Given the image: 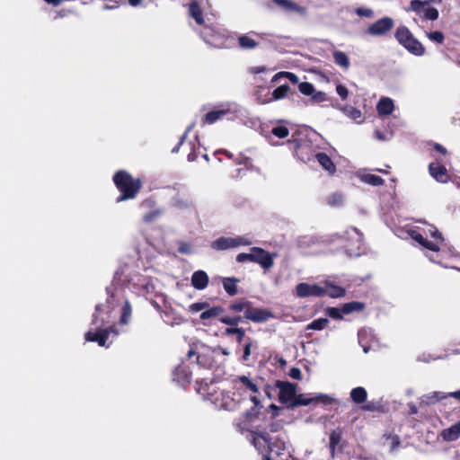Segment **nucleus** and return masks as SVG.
<instances>
[{"label":"nucleus","mask_w":460,"mask_h":460,"mask_svg":"<svg viewBox=\"0 0 460 460\" xmlns=\"http://www.w3.org/2000/svg\"><path fill=\"white\" fill-rule=\"evenodd\" d=\"M394 27V21L388 16L383 17L368 25L366 33L372 37H385Z\"/></svg>","instance_id":"obj_17"},{"label":"nucleus","mask_w":460,"mask_h":460,"mask_svg":"<svg viewBox=\"0 0 460 460\" xmlns=\"http://www.w3.org/2000/svg\"><path fill=\"white\" fill-rule=\"evenodd\" d=\"M238 44L243 49H252L261 45V41L256 38V31H249L246 34L238 37Z\"/></svg>","instance_id":"obj_27"},{"label":"nucleus","mask_w":460,"mask_h":460,"mask_svg":"<svg viewBox=\"0 0 460 460\" xmlns=\"http://www.w3.org/2000/svg\"><path fill=\"white\" fill-rule=\"evenodd\" d=\"M193 127L194 124H191L187 128L186 131L181 136L179 143L172 149V153H178L180 147L184 145L185 148L189 151L187 156L189 162H193L198 158V155L200 154L199 151L201 148L200 143L197 136H195L192 140H190L187 143L185 142L187 135L189 134V132L191 131Z\"/></svg>","instance_id":"obj_12"},{"label":"nucleus","mask_w":460,"mask_h":460,"mask_svg":"<svg viewBox=\"0 0 460 460\" xmlns=\"http://www.w3.org/2000/svg\"><path fill=\"white\" fill-rule=\"evenodd\" d=\"M332 56L334 63L337 66L342 67L345 70H347L349 67L350 62L346 53L340 50H336L332 53Z\"/></svg>","instance_id":"obj_44"},{"label":"nucleus","mask_w":460,"mask_h":460,"mask_svg":"<svg viewBox=\"0 0 460 460\" xmlns=\"http://www.w3.org/2000/svg\"><path fill=\"white\" fill-rule=\"evenodd\" d=\"M407 11L414 12L425 21H435L438 18V11L431 7L429 1L411 0Z\"/></svg>","instance_id":"obj_16"},{"label":"nucleus","mask_w":460,"mask_h":460,"mask_svg":"<svg viewBox=\"0 0 460 460\" xmlns=\"http://www.w3.org/2000/svg\"><path fill=\"white\" fill-rule=\"evenodd\" d=\"M341 110L347 117L353 120H357L362 117V112L353 106L345 105L341 107Z\"/></svg>","instance_id":"obj_48"},{"label":"nucleus","mask_w":460,"mask_h":460,"mask_svg":"<svg viewBox=\"0 0 460 460\" xmlns=\"http://www.w3.org/2000/svg\"><path fill=\"white\" fill-rule=\"evenodd\" d=\"M246 111L236 103H222L208 111L203 118L206 124H213L216 121L227 117L228 119H242Z\"/></svg>","instance_id":"obj_9"},{"label":"nucleus","mask_w":460,"mask_h":460,"mask_svg":"<svg viewBox=\"0 0 460 460\" xmlns=\"http://www.w3.org/2000/svg\"><path fill=\"white\" fill-rule=\"evenodd\" d=\"M208 306V302H197L193 303L189 306V312L195 314L200 311H205L206 308Z\"/></svg>","instance_id":"obj_61"},{"label":"nucleus","mask_w":460,"mask_h":460,"mask_svg":"<svg viewBox=\"0 0 460 460\" xmlns=\"http://www.w3.org/2000/svg\"><path fill=\"white\" fill-rule=\"evenodd\" d=\"M341 438L342 432L340 429L332 430L330 434V449L332 456H334L335 447L341 442Z\"/></svg>","instance_id":"obj_49"},{"label":"nucleus","mask_w":460,"mask_h":460,"mask_svg":"<svg viewBox=\"0 0 460 460\" xmlns=\"http://www.w3.org/2000/svg\"><path fill=\"white\" fill-rule=\"evenodd\" d=\"M288 442V435L286 433H281L278 435L274 440H272V438H270V446H268V448L271 452H275L277 455H281L282 452L287 449Z\"/></svg>","instance_id":"obj_26"},{"label":"nucleus","mask_w":460,"mask_h":460,"mask_svg":"<svg viewBox=\"0 0 460 460\" xmlns=\"http://www.w3.org/2000/svg\"><path fill=\"white\" fill-rule=\"evenodd\" d=\"M365 304L358 301L349 302L342 305L343 313L345 314H349L354 312H361L365 309Z\"/></svg>","instance_id":"obj_46"},{"label":"nucleus","mask_w":460,"mask_h":460,"mask_svg":"<svg viewBox=\"0 0 460 460\" xmlns=\"http://www.w3.org/2000/svg\"><path fill=\"white\" fill-rule=\"evenodd\" d=\"M228 327L225 329L223 334L225 336H233L236 337V341L241 343L243 340L245 341V330L242 327H238V325H227Z\"/></svg>","instance_id":"obj_38"},{"label":"nucleus","mask_w":460,"mask_h":460,"mask_svg":"<svg viewBox=\"0 0 460 460\" xmlns=\"http://www.w3.org/2000/svg\"><path fill=\"white\" fill-rule=\"evenodd\" d=\"M426 34H427V37L429 38V40H430L431 41H433L435 43L442 44L444 42L445 37L441 31H429V32H427Z\"/></svg>","instance_id":"obj_59"},{"label":"nucleus","mask_w":460,"mask_h":460,"mask_svg":"<svg viewBox=\"0 0 460 460\" xmlns=\"http://www.w3.org/2000/svg\"><path fill=\"white\" fill-rule=\"evenodd\" d=\"M172 205L175 208L184 209L192 207V202L189 199H183L180 196H176L172 200Z\"/></svg>","instance_id":"obj_52"},{"label":"nucleus","mask_w":460,"mask_h":460,"mask_svg":"<svg viewBox=\"0 0 460 460\" xmlns=\"http://www.w3.org/2000/svg\"><path fill=\"white\" fill-rule=\"evenodd\" d=\"M112 282L118 287L126 285L133 293L146 298L163 296L157 289L158 281L156 279L140 272H133L128 267L116 270Z\"/></svg>","instance_id":"obj_1"},{"label":"nucleus","mask_w":460,"mask_h":460,"mask_svg":"<svg viewBox=\"0 0 460 460\" xmlns=\"http://www.w3.org/2000/svg\"><path fill=\"white\" fill-rule=\"evenodd\" d=\"M228 310L234 313V314L243 313V320L245 318L254 323L265 322L272 316L271 313L267 309L253 308L252 303L244 298L232 302L228 305Z\"/></svg>","instance_id":"obj_8"},{"label":"nucleus","mask_w":460,"mask_h":460,"mask_svg":"<svg viewBox=\"0 0 460 460\" xmlns=\"http://www.w3.org/2000/svg\"><path fill=\"white\" fill-rule=\"evenodd\" d=\"M334 399L328 394H300L288 405L289 409H294L297 406H307L311 403H323L324 405L331 404Z\"/></svg>","instance_id":"obj_15"},{"label":"nucleus","mask_w":460,"mask_h":460,"mask_svg":"<svg viewBox=\"0 0 460 460\" xmlns=\"http://www.w3.org/2000/svg\"><path fill=\"white\" fill-rule=\"evenodd\" d=\"M341 238L346 243L343 248L348 257H358L365 252L362 234L356 227L348 228Z\"/></svg>","instance_id":"obj_11"},{"label":"nucleus","mask_w":460,"mask_h":460,"mask_svg":"<svg viewBox=\"0 0 460 460\" xmlns=\"http://www.w3.org/2000/svg\"><path fill=\"white\" fill-rule=\"evenodd\" d=\"M228 307L221 305L208 306L205 311L201 312L199 318L202 321L217 318L218 322L226 325H238L243 323L241 314H230Z\"/></svg>","instance_id":"obj_10"},{"label":"nucleus","mask_w":460,"mask_h":460,"mask_svg":"<svg viewBox=\"0 0 460 460\" xmlns=\"http://www.w3.org/2000/svg\"><path fill=\"white\" fill-rule=\"evenodd\" d=\"M199 34L207 44L214 48L222 49L227 47V37L215 27L206 25L201 29Z\"/></svg>","instance_id":"obj_13"},{"label":"nucleus","mask_w":460,"mask_h":460,"mask_svg":"<svg viewBox=\"0 0 460 460\" xmlns=\"http://www.w3.org/2000/svg\"><path fill=\"white\" fill-rule=\"evenodd\" d=\"M394 110V101L388 97H382L376 104V111L380 116L391 115Z\"/></svg>","instance_id":"obj_34"},{"label":"nucleus","mask_w":460,"mask_h":460,"mask_svg":"<svg viewBox=\"0 0 460 460\" xmlns=\"http://www.w3.org/2000/svg\"><path fill=\"white\" fill-rule=\"evenodd\" d=\"M164 214V210L162 208H156L148 212H146L143 216V221L146 223H153L157 220Z\"/></svg>","instance_id":"obj_50"},{"label":"nucleus","mask_w":460,"mask_h":460,"mask_svg":"<svg viewBox=\"0 0 460 460\" xmlns=\"http://www.w3.org/2000/svg\"><path fill=\"white\" fill-rule=\"evenodd\" d=\"M243 124L249 128L258 129L260 131V125H266L267 123H261L256 118H250L243 121Z\"/></svg>","instance_id":"obj_64"},{"label":"nucleus","mask_w":460,"mask_h":460,"mask_svg":"<svg viewBox=\"0 0 460 460\" xmlns=\"http://www.w3.org/2000/svg\"><path fill=\"white\" fill-rule=\"evenodd\" d=\"M298 90L302 94L310 96L312 93H314L315 88L313 85V84L308 82H303L299 84Z\"/></svg>","instance_id":"obj_58"},{"label":"nucleus","mask_w":460,"mask_h":460,"mask_svg":"<svg viewBox=\"0 0 460 460\" xmlns=\"http://www.w3.org/2000/svg\"><path fill=\"white\" fill-rule=\"evenodd\" d=\"M446 162H432L429 164V174L437 181L442 183L447 182L449 175L444 164Z\"/></svg>","instance_id":"obj_24"},{"label":"nucleus","mask_w":460,"mask_h":460,"mask_svg":"<svg viewBox=\"0 0 460 460\" xmlns=\"http://www.w3.org/2000/svg\"><path fill=\"white\" fill-rule=\"evenodd\" d=\"M420 231L421 233L417 230H411L410 235L414 241L428 250L426 257L430 261L442 262L439 258L440 253L452 254L453 246L443 238L436 226L424 224Z\"/></svg>","instance_id":"obj_2"},{"label":"nucleus","mask_w":460,"mask_h":460,"mask_svg":"<svg viewBox=\"0 0 460 460\" xmlns=\"http://www.w3.org/2000/svg\"><path fill=\"white\" fill-rule=\"evenodd\" d=\"M273 2L282 9L289 12H296L301 15L306 14V9L296 4L291 0H273Z\"/></svg>","instance_id":"obj_36"},{"label":"nucleus","mask_w":460,"mask_h":460,"mask_svg":"<svg viewBox=\"0 0 460 460\" xmlns=\"http://www.w3.org/2000/svg\"><path fill=\"white\" fill-rule=\"evenodd\" d=\"M233 385L236 391L250 392L251 394H260L259 379L250 378L247 376H237L233 379Z\"/></svg>","instance_id":"obj_20"},{"label":"nucleus","mask_w":460,"mask_h":460,"mask_svg":"<svg viewBox=\"0 0 460 460\" xmlns=\"http://www.w3.org/2000/svg\"><path fill=\"white\" fill-rule=\"evenodd\" d=\"M196 390L217 409L234 411L236 408L237 403L231 393L224 390L217 391L213 383H208L205 380L197 381Z\"/></svg>","instance_id":"obj_5"},{"label":"nucleus","mask_w":460,"mask_h":460,"mask_svg":"<svg viewBox=\"0 0 460 460\" xmlns=\"http://www.w3.org/2000/svg\"><path fill=\"white\" fill-rule=\"evenodd\" d=\"M270 437L267 432H252V443L258 451H262L270 446Z\"/></svg>","instance_id":"obj_30"},{"label":"nucleus","mask_w":460,"mask_h":460,"mask_svg":"<svg viewBox=\"0 0 460 460\" xmlns=\"http://www.w3.org/2000/svg\"><path fill=\"white\" fill-rule=\"evenodd\" d=\"M329 323V320L327 318H318L314 320L312 323H310L306 329L307 330H315V331H322L323 330Z\"/></svg>","instance_id":"obj_54"},{"label":"nucleus","mask_w":460,"mask_h":460,"mask_svg":"<svg viewBox=\"0 0 460 460\" xmlns=\"http://www.w3.org/2000/svg\"><path fill=\"white\" fill-rule=\"evenodd\" d=\"M374 134L376 138L380 141H389L394 136L393 132L390 130L381 131L376 129L375 130Z\"/></svg>","instance_id":"obj_60"},{"label":"nucleus","mask_w":460,"mask_h":460,"mask_svg":"<svg viewBox=\"0 0 460 460\" xmlns=\"http://www.w3.org/2000/svg\"><path fill=\"white\" fill-rule=\"evenodd\" d=\"M291 148L294 149L296 155L304 163H308L314 158L319 163L322 168L330 175L334 174L336 166L325 153L316 152L309 148L308 141L303 138H292L288 140Z\"/></svg>","instance_id":"obj_4"},{"label":"nucleus","mask_w":460,"mask_h":460,"mask_svg":"<svg viewBox=\"0 0 460 460\" xmlns=\"http://www.w3.org/2000/svg\"><path fill=\"white\" fill-rule=\"evenodd\" d=\"M295 294L299 298L324 296V288L317 284L302 282L296 285Z\"/></svg>","instance_id":"obj_21"},{"label":"nucleus","mask_w":460,"mask_h":460,"mask_svg":"<svg viewBox=\"0 0 460 460\" xmlns=\"http://www.w3.org/2000/svg\"><path fill=\"white\" fill-rule=\"evenodd\" d=\"M281 78H288L293 84H297L298 83L297 75L296 74H294V73H291V72H279V73H277L273 76L272 82L276 83L279 80H280Z\"/></svg>","instance_id":"obj_53"},{"label":"nucleus","mask_w":460,"mask_h":460,"mask_svg":"<svg viewBox=\"0 0 460 460\" xmlns=\"http://www.w3.org/2000/svg\"><path fill=\"white\" fill-rule=\"evenodd\" d=\"M358 178L361 182L371 186H382L385 181L380 176L367 172L366 170L359 171L357 173Z\"/></svg>","instance_id":"obj_31"},{"label":"nucleus","mask_w":460,"mask_h":460,"mask_svg":"<svg viewBox=\"0 0 460 460\" xmlns=\"http://www.w3.org/2000/svg\"><path fill=\"white\" fill-rule=\"evenodd\" d=\"M252 262L259 264L264 270H270L274 265L276 252H269L261 247H252Z\"/></svg>","instance_id":"obj_19"},{"label":"nucleus","mask_w":460,"mask_h":460,"mask_svg":"<svg viewBox=\"0 0 460 460\" xmlns=\"http://www.w3.org/2000/svg\"><path fill=\"white\" fill-rule=\"evenodd\" d=\"M239 282V279L236 278H223L222 284L225 291L227 293V295L234 296L237 294V283Z\"/></svg>","instance_id":"obj_40"},{"label":"nucleus","mask_w":460,"mask_h":460,"mask_svg":"<svg viewBox=\"0 0 460 460\" xmlns=\"http://www.w3.org/2000/svg\"><path fill=\"white\" fill-rule=\"evenodd\" d=\"M113 181L120 192V195L117 198V202L134 199L142 187L139 178L134 179L124 170H120L114 174Z\"/></svg>","instance_id":"obj_6"},{"label":"nucleus","mask_w":460,"mask_h":460,"mask_svg":"<svg viewBox=\"0 0 460 460\" xmlns=\"http://www.w3.org/2000/svg\"><path fill=\"white\" fill-rule=\"evenodd\" d=\"M260 134L267 138L270 134L278 138H285L289 135V130L284 121H270L266 125H260Z\"/></svg>","instance_id":"obj_18"},{"label":"nucleus","mask_w":460,"mask_h":460,"mask_svg":"<svg viewBox=\"0 0 460 460\" xmlns=\"http://www.w3.org/2000/svg\"><path fill=\"white\" fill-rule=\"evenodd\" d=\"M189 6V14L192 17L197 24L202 25L204 24L203 13L201 9V4L199 0H190L188 4Z\"/></svg>","instance_id":"obj_32"},{"label":"nucleus","mask_w":460,"mask_h":460,"mask_svg":"<svg viewBox=\"0 0 460 460\" xmlns=\"http://www.w3.org/2000/svg\"><path fill=\"white\" fill-rule=\"evenodd\" d=\"M439 258L442 262H436L437 264L460 271V252H456L454 247L451 255L440 253Z\"/></svg>","instance_id":"obj_25"},{"label":"nucleus","mask_w":460,"mask_h":460,"mask_svg":"<svg viewBox=\"0 0 460 460\" xmlns=\"http://www.w3.org/2000/svg\"><path fill=\"white\" fill-rule=\"evenodd\" d=\"M412 55L420 57L425 53L423 45L414 37L404 47Z\"/></svg>","instance_id":"obj_41"},{"label":"nucleus","mask_w":460,"mask_h":460,"mask_svg":"<svg viewBox=\"0 0 460 460\" xmlns=\"http://www.w3.org/2000/svg\"><path fill=\"white\" fill-rule=\"evenodd\" d=\"M430 155L437 162H447V149L438 143L429 142L427 144Z\"/></svg>","instance_id":"obj_28"},{"label":"nucleus","mask_w":460,"mask_h":460,"mask_svg":"<svg viewBox=\"0 0 460 460\" xmlns=\"http://www.w3.org/2000/svg\"><path fill=\"white\" fill-rule=\"evenodd\" d=\"M448 398L447 394L443 392H432L427 394L422 395L420 400V405H432L436 402H438L444 399Z\"/></svg>","instance_id":"obj_37"},{"label":"nucleus","mask_w":460,"mask_h":460,"mask_svg":"<svg viewBox=\"0 0 460 460\" xmlns=\"http://www.w3.org/2000/svg\"><path fill=\"white\" fill-rule=\"evenodd\" d=\"M326 314L329 317L335 319V320H341L343 318V308L342 306L341 308L339 307H328L326 309Z\"/></svg>","instance_id":"obj_56"},{"label":"nucleus","mask_w":460,"mask_h":460,"mask_svg":"<svg viewBox=\"0 0 460 460\" xmlns=\"http://www.w3.org/2000/svg\"><path fill=\"white\" fill-rule=\"evenodd\" d=\"M354 13L359 17H366L372 19L375 15L374 11L369 7H357L354 9Z\"/></svg>","instance_id":"obj_57"},{"label":"nucleus","mask_w":460,"mask_h":460,"mask_svg":"<svg viewBox=\"0 0 460 460\" xmlns=\"http://www.w3.org/2000/svg\"><path fill=\"white\" fill-rule=\"evenodd\" d=\"M394 36L398 42L403 47H405V45L410 41V40L413 38L412 33L405 26H399L396 30Z\"/></svg>","instance_id":"obj_39"},{"label":"nucleus","mask_w":460,"mask_h":460,"mask_svg":"<svg viewBox=\"0 0 460 460\" xmlns=\"http://www.w3.org/2000/svg\"><path fill=\"white\" fill-rule=\"evenodd\" d=\"M290 91V87L288 84H282L277 87L270 94V97L267 100V102L278 101L283 99L287 96L288 93Z\"/></svg>","instance_id":"obj_45"},{"label":"nucleus","mask_w":460,"mask_h":460,"mask_svg":"<svg viewBox=\"0 0 460 460\" xmlns=\"http://www.w3.org/2000/svg\"><path fill=\"white\" fill-rule=\"evenodd\" d=\"M275 386L279 390V401L281 403H291L296 396V385L286 381H276Z\"/></svg>","instance_id":"obj_22"},{"label":"nucleus","mask_w":460,"mask_h":460,"mask_svg":"<svg viewBox=\"0 0 460 460\" xmlns=\"http://www.w3.org/2000/svg\"><path fill=\"white\" fill-rule=\"evenodd\" d=\"M252 243L250 237L246 235H238L235 237H219L211 243V248L217 251H225L239 246H248Z\"/></svg>","instance_id":"obj_14"},{"label":"nucleus","mask_w":460,"mask_h":460,"mask_svg":"<svg viewBox=\"0 0 460 460\" xmlns=\"http://www.w3.org/2000/svg\"><path fill=\"white\" fill-rule=\"evenodd\" d=\"M324 296H327L331 298H341L343 297L346 294L345 288L335 285L333 282L325 281L324 282Z\"/></svg>","instance_id":"obj_33"},{"label":"nucleus","mask_w":460,"mask_h":460,"mask_svg":"<svg viewBox=\"0 0 460 460\" xmlns=\"http://www.w3.org/2000/svg\"><path fill=\"white\" fill-rule=\"evenodd\" d=\"M252 347H256L255 343L252 341V340L251 338H249V337L246 338L245 339V343H244L243 349L242 359H243V362L249 361L250 356L252 354Z\"/></svg>","instance_id":"obj_55"},{"label":"nucleus","mask_w":460,"mask_h":460,"mask_svg":"<svg viewBox=\"0 0 460 460\" xmlns=\"http://www.w3.org/2000/svg\"><path fill=\"white\" fill-rule=\"evenodd\" d=\"M311 102L314 103H321L326 101V93L322 91H314V93L310 95Z\"/></svg>","instance_id":"obj_62"},{"label":"nucleus","mask_w":460,"mask_h":460,"mask_svg":"<svg viewBox=\"0 0 460 460\" xmlns=\"http://www.w3.org/2000/svg\"><path fill=\"white\" fill-rule=\"evenodd\" d=\"M256 38L261 41V45L266 48L274 47L277 43L278 37L269 32H257Z\"/></svg>","instance_id":"obj_43"},{"label":"nucleus","mask_w":460,"mask_h":460,"mask_svg":"<svg viewBox=\"0 0 460 460\" xmlns=\"http://www.w3.org/2000/svg\"><path fill=\"white\" fill-rule=\"evenodd\" d=\"M172 380L182 387L189 385L191 381V371L190 367L184 363L176 367L172 371Z\"/></svg>","instance_id":"obj_23"},{"label":"nucleus","mask_w":460,"mask_h":460,"mask_svg":"<svg viewBox=\"0 0 460 460\" xmlns=\"http://www.w3.org/2000/svg\"><path fill=\"white\" fill-rule=\"evenodd\" d=\"M164 320L165 323L173 325L182 323L183 317H181L180 314H177L172 309H170L164 312Z\"/></svg>","instance_id":"obj_47"},{"label":"nucleus","mask_w":460,"mask_h":460,"mask_svg":"<svg viewBox=\"0 0 460 460\" xmlns=\"http://www.w3.org/2000/svg\"><path fill=\"white\" fill-rule=\"evenodd\" d=\"M252 256H253V254H252V248H251L249 252L239 253L236 256V261L240 262V263H243V262H245V261H252Z\"/></svg>","instance_id":"obj_63"},{"label":"nucleus","mask_w":460,"mask_h":460,"mask_svg":"<svg viewBox=\"0 0 460 460\" xmlns=\"http://www.w3.org/2000/svg\"><path fill=\"white\" fill-rule=\"evenodd\" d=\"M450 355V351L448 350V349L446 350V353L443 354V355H437V356H433L431 354H429V353H423L421 355H420L418 357V360L419 361H421V362H425V363H429L430 361H433V360H438V359H445L447 358L448 356Z\"/></svg>","instance_id":"obj_51"},{"label":"nucleus","mask_w":460,"mask_h":460,"mask_svg":"<svg viewBox=\"0 0 460 460\" xmlns=\"http://www.w3.org/2000/svg\"><path fill=\"white\" fill-rule=\"evenodd\" d=\"M111 311L110 304L107 303L106 305L100 304L95 306V312L92 319V325L94 328L85 333V340L87 341L97 342L101 347H110L113 339L119 334L113 326L105 327L111 323Z\"/></svg>","instance_id":"obj_3"},{"label":"nucleus","mask_w":460,"mask_h":460,"mask_svg":"<svg viewBox=\"0 0 460 460\" xmlns=\"http://www.w3.org/2000/svg\"><path fill=\"white\" fill-rule=\"evenodd\" d=\"M106 292L108 295L107 304H110L112 310L121 305L119 323L123 325L128 324L131 318L132 307L128 299L124 295L123 288L112 282L111 286L106 288Z\"/></svg>","instance_id":"obj_7"},{"label":"nucleus","mask_w":460,"mask_h":460,"mask_svg":"<svg viewBox=\"0 0 460 460\" xmlns=\"http://www.w3.org/2000/svg\"><path fill=\"white\" fill-rule=\"evenodd\" d=\"M441 438L447 442H452L460 438V420L449 428L443 429L441 432Z\"/></svg>","instance_id":"obj_35"},{"label":"nucleus","mask_w":460,"mask_h":460,"mask_svg":"<svg viewBox=\"0 0 460 460\" xmlns=\"http://www.w3.org/2000/svg\"><path fill=\"white\" fill-rule=\"evenodd\" d=\"M350 399L353 402L360 404L366 402L367 398V390L362 386H358L350 391Z\"/></svg>","instance_id":"obj_42"},{"label":"nucleus","mask_w":460,"mask_h":460,"mask_svg":"<svg viewBox=\"0 0 460 460\" xmlns=\"http://www.w3.org/2000/svg\"><path fill=\"white\" fill-rule=\"evenodd\" d=\"M191 285L198 290L205 289L208 285V276L204 270H196L191 276Z\"/></svg>","instance_id":"obj_29"}]
</instances>
